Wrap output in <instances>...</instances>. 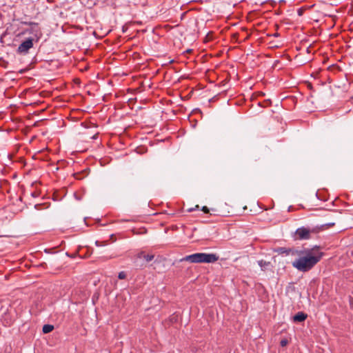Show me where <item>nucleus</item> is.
Wrapping results in <instances>:
<instances>
[{
	"label": "nucleus",
	"mask_w": 353,
	"mask_h": 353,
	"mask_svg": "<svg viewBox=\"0 0 353 353\" xmlns=\"http://www.w3.org/2000/svg\"><path fill=\"white\" fill-rule=\"evenodd\" d=\"M299 258L294 260L292 265L300 272H305L312 270L321 259L323 253L319 250V247L303 248L299 250L296 255Z\"/></svg>",
	"instance_id": "f257e3e1"
},
{
	"label": "nucleus",
	"mask_w": 353,
	"mask_h": 353,
	"mask_svg": "<svg viewBox=\"0 0 353 353\" xmlns=\"http://www.w3.org/2000/svg\"><path fill=\"white\" fill-rule=\"evenodd\" d=\"M219 257L215 254H208V253H195L190 255H188L179 261H175L173 263L174 265H176L177 268L178 263L183 262V261H189L190 263H214L218 261Z\"/></svg>",
	"instance_id": "f03ea898"
},
{
	"label": "nucleus",
	"mask_w": 353,
	"mask_h": 353,
	"mask_svg": "<svg viewBox=\"0 0 353 353\" xmlns=\"http://www.w3.org/2000/svg\"><path fill=\"white\" fill-rule=\"evenodd\" d=\"M321 226H302L296 229L294 238L296 240H308L312 238L313 235L318 234L322 229Z\"/></svg>",
	"instance_id": "7ed1b4c3"
},
{
	"label": "nucleus",
	"mask_w": 353,
	"mask_h": 353,
	"mask_svg": "<svg viewBox=\"0 0 353 353\" xmlns=\"http://www.w3.org/2000/svg\"><path fill=\"white\" fill-rule=\"evenodd\" d=\"M23 23L29 25L30 28L24 30L22 34H31L32 37L30 38H34V41H38L42 36L39 24L34 22H23Z\"/></svg>",
	"instance_id": "20e7f679"
},
{
	"label": "nucleus",
	"mask_w": 353,
	"mask_h": 353,
	"mask_svg": "<svg viewBox=\"0 0 353 353\" xmlns=\"http://www.w3.org/2000/svg\"><path fill=\"white\" fill-rule=\"evenodd\" d=\"M34 38H28L22 41L17 48V52L20 54H26L28 50L33 47V42Z\"/></svg>",
	"instance_id": "39448f33"
},
{
	"label": "nucleus",
	"mask_w": 353,
	"mask_h": 353,
	"mask_svg": "<svg viewBox=\"0 0 353 353\" xmlns=\"http://www.w3.org/2000/svg\"><path fill=\"white\" fill-rule=\"evenodd\" d=\"M154 258V254H146L144 251H141L136 254L134 263H137V260L141 259H143L146 262H150L152 261Z\"/></svg>",
	"instance_id": "423d86ee"
},
{
	"label": "nucleus",
	"mask_w": 353,
	"mask_h": 353,
	"mask_svg": "<svg viewBox=\"0 0 353 353\" xmlns=\"http://www.w3.org/2000/svg\"><path fill=\"white\" fill-rule=\"evenodd\" d=\"M299 250L293 248H279L278 252L279 254H285V255H296Z\"/></svg>",
	"instance_id": "0eeeda50"
},
{
	"label": "nucleus",
	"mask_w": 353,
	"mask_h": 353,
	"mask_svg": "<svg viewBox=\"0 0 353 353\" xmlns=\"http://www.w3.org/2000/svg\"><path fill=\"white\" fill-rule=\"evenodd\" d=\"M306 318H307V314H305V313H303L302 312H299L293 316V321L294 322H302V321H305L306 319Z\"/></svg>",
	"instance_id": "6e6552de"
},
{
	"label": "nucleus",
	"mask_w": 353,
	"mask_h": 353,
	"mask_svg": "<svg viewBox=\"0 0 353 353\" xmlns=\"http://www.w3.org/2000/svg\"><path fill=\"white\" fill-rule=\"evenodd\" d=\"M258 264L261 267V270L265 271L270 267V262L265 261L263 260H259V261H258Z\"/></svg>",
	"instance_id": "1a4fd4ad"
},
{
	"label": "nucleus",
	"mask_w": 353,
	"mask_h": 353,
	"mask_svg": "<svg viewBox=\"0 0 353 353\" xmlns=\"http://www.w3.org/2000/svg\"><path fill=\"white\" fill-rule=\"evenodd\" d=\"M54 330V326L50 324H46L43 326L42 331L44 334H48Z\"/></svg>",
	"instance_id": "9d476101"
},
{
	"label": "nucleus",
	"mask_w": 353,
	"mask_h": 353,
	"mask_svg": "<svg viewBox=\"0 0 353 353\" xmlns=\"http://www.w3.org/2000/svg\"><path fill=\"white\" fill-rule=\"evenodd\" d=\"M95 245L98 247H100V246H105L108 245V241H95Z\"/></svg>",
	"instance_id": "9b49d317"
},
{
	"label": "nucleus",
	"mask_w": 353,
	"mask_h": 353,
	"mask_svg": "<svg viewBox=\"0 0 353 353\" xmlns=\"http://www.w3.org/2000/svg\"><path fill=\"white\" fill-rule=\"evenodd\" d=\"M118 278L119 279H125L126 278V274L125 272L122 271L119 273Z\"/></svg>",
	"instance_id": "f8f14e48"
},
{
	"label": "nucleus",
	"mask_w": 353,
	"mask_h": 353,
	"mask_svg": "<svg viewBox=\"0 0 353 353\" xmlns=\"http://www.w3.org/2000/svg\"><path fill=\"white\" fill-rule=\"evenodd\" d=\"M288 343V341L286 339H283L281 341L280 345L281 347H285Z\"/></svg>",
	"instance_id": "ddd939ff"
},
{
	"label": "nucleus",
	"mask_w": 353,
	"mask_h": 353,
	"mask_svg": "<svg viewBox=\"0 0 353 353\" xmlns=\"http://www.w3.org/2000/svg\"><path fill=\"white\" fill-rule=\"evenodd\" d=\"M202 211H203L205 213H208L209 212V210H208V207H206V206H203L202 208Z\"/></svg>",
	"instance_id": "4468645a"
},
{
	"label": "nucleus",
	"mask_w": 353,
	"mask_h": 353,
	"mask_svg": "<svg viewBox=\"0 0 353 353\" xmlns=\"http://www.w3.org/2000/svg\"><path fill=\"white\" fill-rule=\"evenodd\" d=\"M39 205H34V208H35L36 209H39V208H38V207H39Z\"/></svg>",
	"instance_id": "2eb2a0df"
},
{
	"label": "nucleus",
	"mask_w": 353,
	"mask_h": 353,
	"mask_svg": "<svg viewBox=\"0 0 353 353\" xmlns=\"http://www.w3.org/2000/svg\"><path fill=\"white\" fill-rule=\"evenodd\" d=\"M97 137V134H95V135H94V136H93V137H92V138H93V139H96Z\"/></svg>",
	"instance_id": "dca6fc26"
},
{
	"label": "nucleus",
	"mask_w": 353,
	"mask_h": 353,
	"mask_svg": "<svg viewBox=\"0 0 353 353\" xmlns=\"http://www.w3.org/2000/svg\"><path fill=\"white\" fill-rule=\"evenodd\" d=\"M113 237H114V234H111V236H110V239H113Z\"/></svg>",
	"instance_id": "f3484780"
},
{
	"label": "nucleus",
	"mask_w": 353,
	"mask_h": 353,
	"mask_svg": "<svg viewBox=\"0 0 353 353\" xmlns=\"http://www.w3.org/2000/svg\"><path fill=\"white\" fill-rule=\"evenodd\" d=\"M192 210H193L192 208H190V209L188 210L189 212H192Z\"/></svg>",
	"instance_id": "a211bd4d"
}]
</instances>
